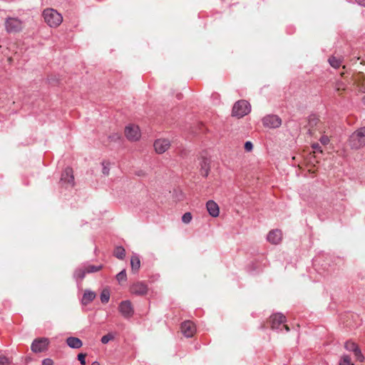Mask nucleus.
Here are the masks:
<instances>
[{
  "label": "nucleus",
  "mask_w": 365,
  "mask_h": 365,
  "mask_svg": "<svg viewBox=\"0 0 365 365\" xmlns=\"http://www.w3.org/2000/svg\"><path fill=\"white\" fill-rule=\"evenodd\" d=\"M118 310L121 315L125 319L132 317L134 314L133 307L129 300L122 301L118 306Z\"/></svg>",
  "instance_id": "6e6552de"
},
{
  "label": "nucleus",
  "mask_w": 365,
  "mask_h": 365,
  "mask_svg": "<svg viewBox=\"0 0 365 365\" xmlns=\"http://www.w3.org/2000/svg\"><path fill=\"white\" fill-rule=\"evenodd\" d=\"M113 338V335L110 334H108L106 335H104L102 338H101V342L103 344H107L108 343L109 341H110Z\"/></svg>",
  "instance_id": "c85d7f7f"
},
{
  "label": "nucleus",
  "mask_w": 365,
  "mask_h": 365,
  "mask_svg": "<svg viewBox=\"0 0 365 365\" xmlns=\"http://www.w3.org/2000/svg\"><path fill=\"white\" fill-rule=\"evenodd\" d=\"M113 255L116 258L123 259L125 256V250L121 246L117 247L114 250Z\"/></svg>",
  "instance_id": "4be33fe9"
},
{
  "label": "nucleus",
  "mask_w": 365,
  "mask_h": 365,
  "mask_svg": "<svg viewBox=\"0 0 365 365\" xmlns=\"http://www.w3.org/2000/svg\"><path fill=\"white\" fill-rule=\"evenodd\" d=\"M101 301L103 304H106L108 302L110 299V292L107 289H104L101 293Z\"/></svg>",
  "instance_id": "b1692460"
},
{
  "label": "nucleus",
  "mask_w": 365,
  "mask_h": 365,
  "mask_svg": "<svg viewBox=\"0 0 365 365\" xmlns=\"http://www.w3.org/2000/svg\"><path fill=\"white\" fill-rule=\"evenodd\" d=\"M320 143L322 145H327L329 142V138L327 135H322L319 139Z\"/></svg>",
  "instance_id": "7c9ffc66"
},
{
  "label": "nucleus",
  "mask_w": 365,
  "mask_h": 365,
  "mask_svg": "<svg viewBox=\"0 0 365 365\" xmlns=\"http://www.w3.org/2000/svg\"><path fill=\"white\" fill-rule=\"evenodd\" d=\"M200 174L203 177H207L210 171L209 161L207 158H203L200 163Z\"/></svg>",
  "instance_id": "aec40b11"
},
{
  "label": "nucleus",
  "mask_w": 365,
  "mask_h": 365,
  "mask_svg": "<svg viewBox=\"0 0 365 365\" xmlns=\"http://www.w3.org/2000/svg\"><path fill=\"white\" fill-rule=\"evenodd\" d=\"M130 265L133 272H136L140 267V260L137 255H134L130 259Z\"/></svg>",
  "instance_id": "412c9836"
},
{
  "label": "nucleus",
  "mask_w": 365,
  "mask_h": 365,
  "mask_svg": "<svg viewBox=\"0 0 365 365\" xmlns=\"http://www.w3.org/2000/svg\"><path fill=\"white\" fill-rule=\"evenodd\" d=\"M9 364L10 361L6 356L0 355V365H9Z\"/></svg>",
  "instance_id": "c756f323"
},
{
  "label": "nucleus",
  "mask_w": 365,
  "mask_h": 365,
  "mask_svg": "<svg viewBox=\"0 0 365 365\" xmlns=\"http://www.w3.org/2000/svg\"><path fill=\"white\" fill-rule=\"evenodd\" d=\"M116 279L119 283L126 281L127 275L125 269L122 270L116 275Z\"/></svg>",
  "instance_id": "a878e982"
},
{
  "label": "nucleus",
  "mask_w": 365,
  "mask_h": 365,
  "mask_svg": "<svg viewBox=\"0 0 365 365\" xmlns=\"http://www.w3.org/2000/svg\"><path fill=\"white\" fill-rule=\"evenodd\" d=\"M363 101L365 102V96L364 97Z\"/></svg>",
  "instance_id": "79ce46f5"
},
{
  "label": "nucleus",
  "mask_w": 365,
  "mask_h": 365,
  "mask_svg": "<svg viewBox=\"0 0 365 365\" xmlns=\"http://www.w3.org/2000/svg\"><path fill=\"white\" fill-rule=\"evenodd\" d=\"M328 61L331 66L334 68H339L341 64V61L340 58H337L334 56H331L328 59Z\"/></svg>",
  "instance_id": "5701e85b"
},
{
  "label": "nucleus",
  "mask_w": 365,
  "mask_h": 365,
  "mask_svg": "<svg viewBox=\"0 0 365 365\" xmlns=\"http://www.w3.org/2000/svg\"><path fill=\"white\" fill-rule=\"evenodd\" d=\"M91 365H100L98 362L94 361L91 364Z\"/></svg>",
  "instance_id": "a19ab883"
},
{
  "label": "nucleus",
  "mask_w": 365,
  "mask_h": 365,
  "mask_svg": "<svg viewBox=\"0 0 365 365\" xmlns=\"http://www.w3.org/2000/svg\"><path fill=\"white\" fill-rule=\"evenodd\" d=\"M349 145L351 149L359 150L365 146V127L355 130L349 138Z\"/></svg>",
  "instance_id": "f257e3e1"
},
{
  "label": "nucleus",
  "mask_w": 365,
  "mask_h": 365,
  "mask_svg": "<svg viewBox=\"0 0 365 365\" xmlns=\"http://www.w3.org/2000/svg\"><path fill=\"white\" fill-rule=\"evenodd\" d=\"M342 86H343L342 83H340V82L337 83L336 85V88L337 91H339L340 89H341Z\"/></svg>",
  "instance_id": "ea45409f"
},
{
  "label": "nucleus",
  "mask_w": 365,
  "mask_h": 365,
  "mask_svg": "<svg viewBox=\"0 0 365 365\" xmlns=\"http://www.w3.org/2000/svg\"><path fill=\"white\" fill-rule=\"evenodd\" d=\"M48 344V339L46 338H41L35 339L31 344V350L35 353H41L44 351Z\"/></svg>",
  "instance_id": "9b49d317"
},
{
  "label": "nucleus",
  "mask_w": 365,
  "mask_h": 365,
  "mask_svg": "<svg viewBox=\"0 0 365 365\" xmlns=\"http://www.w3.org/2000/svg\"><path fill=\"white\" fill-rule=\"evenodd\" d=\"M67 345L72 349H79L82 346L81 340L77 337L69 336L66 339Z\"/></svg>",
  "instance_id": "a211bd4d"
},
{
  "label": "nucleus",
  "mask_w": 365,
  "mask_h": 365,
  "mask_svg": "<svg viewBox=\"0 0 365 365\" xmlns=\"http://www.w3.org/2000/svg\"><path fill=\"white\" fill-rule=\"evenodd\" d=\"M282 237V235L281 230H274L269 232L267 239L270 243L277 245L280 242Z\"/></svg>",
  "instance_id": "dca6fc26"
},
{
  "label": "nucleus",
  "mask_w": 365,
  "mask_h": 365,
  "mask_svg": "<svg viewBox=\"0 0 365 365\" xmlns=\"http://www.w3.org/2000/svg\"><path fill=\"white\" fill-rule=\"evenodd\" d=\"M24 23L16 17H8L5 21V28L9 33H17L22 31Z\"/></svg>",
  "instance_id": "423d86ee"
},
{
  "label": "nucleus",
  "mask_w": 365,
  "mask_h": 365,
  "mask_svg": "<svg viewBox=\"0 0 365 365\" xmlns=\"http://www.w3.org/2000/svg\"><path fill=\"white\" fill-rule=\"evenodd\" d=\"M206 208L208 213L213 217L219 215L220 208L218 205L213 200H208L206 203Z\"/></svg>",
  "instance_id": "f3484780"
},
{
  "label": "nucleus",
  "mask_w": 365,
  "mask_h": 365,
  "mask_svg": "<svg viewBox=\"0 0 365 365\" xmlns=\"http://www.w3.org/2000/svg\"><path fill=\"white\" fill-rule=\"evenodd\" d=\"M181 331L182 334L187 338L193 336L196 331V327L194 323L190 320L185 321L181 324Z\"/></svg>",
  "instance_id": "f8f14e48"
},
{
  "label": "nucleus",
  "mask_w": 365,
  "mask_h": 365,
  "mask_svg": "<svg viewBox=\"0 0 365 365\" xmlns=\"http://www.w3.org/2000/svg\"><path fill=\"white\" fill-rule=\"evenodd\" d=\"M344 347L346 350L352 351L358 361L362 362L364 360V356L361 354L360 349L354 342L347 341L345 343Z\"/></svg>",
  "instance_id": "ddd939ff"
},
{
  "label": "nucleus",
  "mask_w": 365,
  "mask_h": 365,
  "mask_svg": "<svg viewBox=\"0 0 365 365\" xmlns=\"http://www.w3.org/2000/svg\"><path fill=\"white\" fill-rule=\"evenodd\" d=\"M45 22L51 27L58 26L63 21V17L56 10L46 9L43 11Z\"/></svg>",
  "instance_id": "f03ea898"
},
{
  "label": "nucleus",
  "mask_w": 365,
  "mask_h": 365,
  "mask_svg": "<svg viewBox=\"0 0 365 365\" xmlns=\"http://www.w3.org/2000/svg\"><path fill=\"white\" fill-rule=\"evenodd\" d=\"M125 135L129 140H138L140 137V133L138 126L135 125H129L126 126L125 128Z\"/></svg>",
  "instance_id": "9d476101"
},
{
  "label": "nucleus",
  "mask_w": 365,
  "mask_h": 365,
  "mask_svg": "<svg viewBox=\"0 0 365 365\" xmlns=\"http://www.w3.org/2000/svg\"><path fill=\"white\" fill-rule=\"evenodd\" d=\"M78 359L79 360L80 363L82 364V365H85L86 364V354H79L78 355Z\"/></svg>",
  "instance_id": "2f4dec72"
},
{
  "label": "nucleus",
  "mask_w": 365,
  "mask_h": 365,
  "mask_svg": "<svg viewBox=\"0 0 365 365\" xmlns=\"http://www.w3.org/2000/svg\"><path fill=\"white\" fill-rule=\"evenodd\" d=\"M60 183L66 189L73 187L74 185V177L73 175V170L70 167H67L63 171L60 179Z\"/></svg>",
  "instance_id": "0eeeda50"
},
{
  "label": "nucleus",
  "mask_w": 365,
  "mask_h": 365,
  "mask_svg": "<svg viewBox=\"0 0 365 365\" xmlns=\"http://www.w3.org/2000/svg\"><path fill=\"white\" fill-rule=\"evenodd\" d=\"M318 120H319L318 118L315 115L309 116V120H308L309 126L312 128V127L317 125Z\"/></svg>",
  "instance_id": "bb28decb"
},
{
  "label": "nucleus",
  "mask_w": 365,
  "mask_h": 365,
  "mask_svg": "<svg viewBox=\"0 0 365 365\" xmlns=\"http://www.w3.org/2000/svg\"><path fill=\"white\" fill-rule=\"evenodd\" d=\"M356 1L361 6L365 7V0H356Z\"/></svg>",
  "instance_id": "58836bf2"
},
{
  "label": "nucleus",
  "mask_w": 365,
  "mask_h": 365,
  "mask_svg": "<svg viewBox=\"0 0 365 365\" xmlns=\"http://www.w3.org/2000/svg\"><path fill=\"white\" fill-rule=\"evenodd\" d=\"M130 292L136 295H144L148 292V287L145 283L138 282L131 286Z\"/></svg>",
  "instance_id": "2eb2a0df"
},
{
  "label": "nucleus",
  "mask_w": 365,
  "mask_h": 365,
  "mask_svg": "<svg viewBox=\"0 0 365 365\" xmlns=\"http://www.w3.org/2000/svg\"><path fill=\"white\" fill-rule=\"evenodd\" d=\"M95 297H96L95 292L90 291V290H86L83 295V297L81 299V303L83 305H87L90 302H91L95 299Z\"/></svg>",
  "instance_id": "6ab92c4d"
},
{
  "label": "nucleus",
  "mask_w": 365,
  "mask_h": 365,
  "mask_svg": "<svg viewBox=\"0 0 365 365\" xmlns=\"http://www.w3.org/2000/svg\"><path fill=\"white\" fill-rule=\"evenodd\" d=\"M102 172L105 175H108L109 174V168L103 163V169Z\"/></svg>",
  "instance_id": "72a5a7b5"
},
{
  "label": "nucleus",
  "mask_w": 365,
  "mask_h": 365,
  "mask_svg": "<svg viewBox=\"0 0 365 365\" xmlns=\"http://www.w3.org/2000/svg\"><path fill=\"white\" fill-rule=\"evenodd\" d=\"M253 148V145L250 141H247L245 143V150L247 151H251Z\"/></svg>",
  "instance_id": "473e14b6"
},
{
  "label": "nucleus",
  "mask_w": 365,
  "mask_h": 365,
  "mask_svg": "<svg viewBox=\"0 0 365 365\" xmlns=\"http://www.w3.org/2000/svg\"><path fill=\"white\" fill-rule=\"evenodd\" d=\"M359 86H360L361 91H362L363 93H365V78L361 81Z\"/></svg>",
  "instance_id": "e433bc0d"
},
{
  "label": "nucleus",
  "mask_w": 365,
  "mask_h": 365,
  "mask_svg": "<svg viewBox=\"0 0 365 365\" xmlns=\"http://www.w3.org/2000/svg\"><path fill=\"white\" fill-rule=\"evenodd\" d=\"M53 362L51 359H45L42 361V365H53Z\"/></svg>",
  "instance_id": "f704fd0d"
},
{
  "label": "nucleus",
  "mask_w": 365,
  "mask_h": 365,
  "mask_svg": "<svg viewBox=\"0 0 365 365\" xmlns=\"http://www.w3.org/2000/svg\"><path fill=\"white\" fill-rule=\"evenodd\" d=\"M170 145V141L168 139H158L153 145L158 153H163L169 148Z\"/></svg>",
  "instance_id": "4468645a"
},
{
  "label": "nucleus",
  "mask_w": 365,
  "mask_h": 365,
  "mask_svg": "<svg viewBox=\"0 0 365 365\" xmlns=\"http://www.w3.org/2000/svg\"><path fill=\"white\" fill-rule=\"evenodd\" d=\"M110 138L112 140H119L120 138V136L118 133H116V134H114V135L110 136Z\"/></svg>",
  "instance_id": "4c0bfd02"
},
{
  "label": "nucleus",
  "mask_w": 365,
  "mask_h": 365,
  "mask_svg": "<svg viewBox=\"0 0 365 365\" xmlns=\"http://www.w3.org/2000/svg\"><path fill=\"white\" fill-rule=\"evenodd\" d=\"M285 322V317L280 313L272 315L269 319V323L272 329L282 331L284 329L286 331H289V327L284 324Z\"/></svg>",
  "instance_id": "39448f33"
},
{
  "label": "nucleus",
  "mask_w": 365,
  "mask_h": 365,
  "mask_svg": "<svg viewBox=\"0 0 365 365\" xmlns=\"http://www.w3.org/2000/svg\"><path fill=\"white\" fill-rule=\"evenodd\" d=\"M339 365H354L351 361V358L349 355H343L340 359Z\"/></svg>",
  "instance_id": "393cba45"
},
{
  "label": "nucleus",
  "mask_w": 365,
  "mask_h": 365,
  "mask_svg": "<svg viewBox=\"0 0 365 365\" xmlns=\"http://www.w3.org/2000/svg\"><path fill=\"white\" fill-rule=\"evenodd\" d=\"M191 220L192 215L190 212H185L182 217V221L185 224L189 223L191 221Z\"/></svg>",
  "instance_id": "cd10ccee"
},
{
  "label": "nucleus",
  "mask_w": 365,
  "mask_h": 365,
  "mask_svg": "<svg viewBox=\"0 0 365 365\" xmlns=\"http://www.w3.org/2000/svg\"><path fill=\"white\" fill-rule=\"evenodd\" d=\"M264 126L269 128H277L282 124L281 118L276 115H268L263 118Z\"/></svg>",
  "instance_id": "1a4fd4ad"
},
{
  "label": "nucleus",
  "mask_w": 365,
  "mask_h": 365,
  "mask_svg": "<svg viewBox=\"0 0 365 365\" xmlns=\"http://www.w3.org/2000/svg\"><path fill=\"white\" fill-rule=\"evenodd\" d=\"M251 110L250 104L245 100L236 102L232 108V115L242 118L248 114Z\"/></svg>",
  "instance_id": "20e7f679"
},
{
  "label": "nucleus",
  "mask_w": 365,
  "mask_h": 365,
  "mask_svg": "<svg viewBox=\"0 0 365 365\" xmlns=\"http://www.w3.org/2000/svg\"><path fill=\"white\" fill-rule=\"evenodd\" d=\"M312 148L315 150V151H318L319 153H322V148H321V146L319 145V143H314L312 145Z\"/></svg>",
  "instance_id": "c9c22d12"
},
{
  "label": "nucleus",
  "mask_w": 365,
  "mask_h": 365,
  "mask_svg": "<svg viewBox=\"0 0 365 365\" xmlns=\"http://www.w3.org/2000/svg\"><path fill=\"white\" fill-rule=\"evenodd\" d=\"M102 265H91V264H83L81 267H78L75 269L73 272V278L76 281L78 284L83 278L85 277L87 273H93L96 272L102 269Z\"/></svg>",
  "instance_id": "7ed1b4c3"
}]
</instances>
